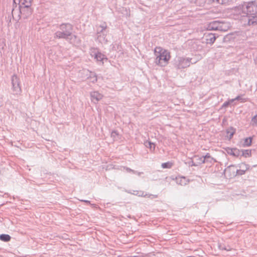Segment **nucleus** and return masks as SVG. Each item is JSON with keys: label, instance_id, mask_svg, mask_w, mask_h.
<instances>
[{"label": "nucleus", "instance_id": "f257e3e1", "mask_svg": "<svg viewBox=\"0 0 257 257\" xmlns=\"http://www.w3.org/2000/svg\"><path fill=\"white\" fill-rule=\"evenodd\" d=\"M156 56L155 63L161 67L166 66L170 59V52L161 47H156L154 50Z\"/></svg>", "mask_w": 257, "mask_h": 257}, {"label": "nucleus", "instance_id": "f03ea898", "mask_svg": "<svg viewBox=\"0 0 257 257\" xmlns=\"http://www.w3.org/2000/svg\"><path fill=\"white\" fill-rule=\"evenodd\" d=\"M59 29L54 34V38L68 40L71 36L73 27L69 23H63L59 26Z\"/></svg>", "mask_w": 257, "mask_h": 257}, {"label": "nucleus", "instance_id": "7ed1b4c3", "mask_svg": "<svg viewBox=\"0 0 257 257\" xmlns=\"http://www.w3.org/2000/svg\"><path fill=\"white\" fill-rule=\"evenodd\" d=\"M191 58L183 57H176L174 60L173 65L177 69L187 68L190 65Z\"/></svg>", "mask_w": 257, "mask_h": 257}, {"label": "nucleus", "instance_id": "20e7f679", "mask_svg": "<svg viewBox=\"0 0 257 257\" xmlns=\"http://www.w3.org/2000/svg\"><path fill=\"white\" fill-rule=\"evenodd\" d=\"M31 6H17L13 4V11H16L17 13L21 14V17L23 19H27L32 13Z\"/></svg>", "mask_w": 257, "mask_h": 257}, {"label": "nucleus", "instance_id": "39448f33", "mask_svg": "<svg viewBox=\"0 0 257 257\" xmlns=\"http://www.w3.org/2000/svg\"><path fill=\"white\" fill-rule=\"evenodd\" d=\"M106 29L107 25L104 22L97 27V38L98 41L102 44H105L107 42L105 38L107 33Z\"/></svg>", "mask_w": 257, "mask_h": 257}, {"label": "nucleus", "instance_id": "423d86ee", "mask_svg": "<svg viewBox=\"0 0 257 257\" xmlns=\"http://www.w3.org/2000/svg\"><path fill=\"white\" fill-rule=\"evenodd\" d=\"M245 16L246 17L250 15L257 14V1H252L244 3Z\"/></svg>", "mask_w": 257, "mask_h": 257}, {"label": "nucleus", "instance_id": "0eeeda50", "mask_svg": "<svg viewBox=\"0 0 257 257\" xmlns=\"http://www.w3.org/2000/svg\"><path fill=\"white\" fill-rule=\"evenodd\" d=\"M11 83L12 85L13 94L19 96L22 92V89L20 86V81L19 77L15 74L11 78Z\"/></svg>", "mask_w": 257, "mask_h": 257}, {"label": "nucleus", "instance_id": "6e6552de", "mask_svg": "<svg viewBox=\"0 0 257 257\" xmlns=\"http://www.w3.org/2000/svg\"><path fill=\"white\" fill-rule=\"evenodd\" d=\"M90 95L91 101L94 103H97L103 98V95L98 91L91 92Z\"/></svg>", "mask_w": 257, "mask_h": 257}, {"label": "nucleus", "instance_id": "1a4fd4ad", "mask_svg": "<svg viewBox=\"0 0 257 257\" xmlns=\"http://www.w3.org/2000/svg\"><path fill=\"white\" fill-rule=\"evenodd\" d=\"M132 194L134 195L138 196L148 197V198H150L151 199H155V198H157L158 197V195H157L147 194L142 191H137V190L134 191L133 193H132Z\"/></svg>", "mask_w": 257, "mask_h": 257}, {"label": "nucleus", "instance_id": "9d476101", "mask_svg": "<svg viewBox=\"0 0 257 257\" xmlns=\"http://www.w3.org/2000/svg\"><path fill=\"white\" fill-rule=\"evenodd\" d=\"M232 13L234 15H242V16L244 17L245 10L244 9V4L232 9Z\"/></svg>", "mask_w": 257, "mask_h": 257}, {"label": "nucleus", "instance_id": "9b49d317", "mask_svg": "<svg viewBox=\"0 0 257 257\" xmlns=\"http://www.w3.org/2000/svg\"><path fill=\"white\" fill-rule=\"evenodd\" d=\"M231 27L230 23L225 21L219 22V31L222 32L227 31Z\"/></svg>", "mask_w": 257, "mask_h": 257}, {"label": "nucleus", "instance_id": "f8f14e48", "mask_svg": "<svg viewBox=\"0 0 257 257\" xmlns=\"http://www.w3.org/2000/svg\"><path fill=\"white\" fill-rule=\"evenodd\" d=\"M247 25L249 26H255L257 25V14L250 15L246 17Z\"/></svg>", "mask_w": 257, "mask_h": 257}, {"label": "nucleus", "instance_id": "ddd939ff", "mask_svg": "<svg viewBox=\"0 0 257 257\" xmlns=\"http://www.w3.org/2000/svg\"><path fill=\"white\" fill-rule=\"evenodd\" d=\"M15 5L18 2L19 6H31L33 0H13Z\"/></svg>", "mask_w": 257, "mask_h": 257}, {"label": "nucleus", "instance_id": "4468645a", "mask_svg": "<svg viewBox=\"0 0 257 257\" xmlns=\"http://www.w3.org/2000/svg\"><path fill=\"white\" fill-rule=\"evenodd\" d=\"M219 21H215L210 23L207 29L209 30H218L219 31Z\"/></svg>", "mask_w": 257, "mask_h": 257}, {"label": "nucleus", "instance_id": "2eb2a0df", "mask_svg": "<svg viewBox=\"0 0 257 257\" xmlns=\"http://www.w3.org/2000/svg\"><path fill=\"white\" fill-rule=\"evenodd\" d=\"M216 37L214 34L210 33L206 36L207 43L212 44L216 40Z\"/></svg>", "mask_w": 257, "mask_h": 257}, {"label": "nucleus", "instance_id": "dca6fc26", "mask_svg": "<svg viewBox=\"0 0 257 257\" xmlns=\"http://www.w3.org/2000/svg\"><path fill=\"white\" fill-rule=\"evenodd\" d=\"M176 182L178 184H179L181 186H184L188 183V181L184 177H179L176 178Z\"/></svg>", "mask_w": 257, "mask_h": 257}, {"label": "nucleus", "instance_id": "f3484780", "mask_svg": "<svg viewBox=\"0 0 257 257\" xmlns=\"http://www.w3.org/2000/svg\"><path fill=\"white\" fill-rule=\"evenodd\" d=\"M196 3L201 6L204 3H206L208 5L216 4L215 0H196Z\"/></svg>", "mask_w": 257, "mask_h": 257}, {"label": "nucleus", "instance_id": "a211bd4d", "mask_svg": "<svg viewBox=\"0 0 257 257\" xmlns=\"http://www.w3.org/2000/svg\"><path fill=\"white\" fill-rule=\"evenodd\" d=\"M13 6H12V8L10 7V9H9L10 12H11L12 13V16L13 17V19H15L16 21L19 20L20 19V17H21V14L17 13L16 11V12L13 11Z\"/></svg>", "mask_w": 257, "mask_h": 257}, {"label": "nucleus", "instance_id": "6ab92c4d", "mask_svg": "<svg viewBox=\"0 0 257 257\" xmlns=\"http://www.w3.org/2000/svg\"><path fill=\"white\" fill-rule=\"evenodd\" d=\"M252 142V138L249 137L244 139L243 140L242 146L244 147H249L251 145Z\"/></svg>", "mask_w": 257, "mask_h": 257}, {"label": "nucleus", "instance_id": "aec40b11", "mask_svg": "<svg viewBox=\"0 0 257 257\" xmlns=\"http://www.w3.org/2000/svg\"><path fill=\"white\" fill-rule=\"evenodd\" d=\"M68 39H69L71 43H73L74 44H79L80 43L79 39L75 35H72L71 34V36H70Z\"/></svg>", "mask_w": 257, "mask_h": 257}, {"label": "nucleus", "instance_id": "412c9836", "mask_svg": "<svg viewBox=\"0 0 257 257\" xmlns=\"http://www.w3.org/2000/svg\"><path fill=\"white\" fill-rule=\"evenodd\" d=\"M194 160L198 164V165L204 163V157H199L198 156H195L194 157Z\"/></svg>", "mask_w": 257, "mask_h": 257}, {"label": "nucleus", "instance_id": "4be33fe9", "mask_svg": "<svg viewBox=\"0 0 257 257\" xmlns=\"http://www.w3.org/2000/svg\"><path fill=\"white\" fill-rule=\"evenodd\" d=\"M241 156L245 158L251 156V151L250 150H241Z\"/></svg>", "mask_w": 257, "mask_h": 257}, {"label": "nucleus", "instance_id": "5701e85b", "mask_svg": "<svg viewBox=\"0 0 257 257\" xmlns=\"http://www.w3.org/2000/svg\"><path fill=\"white\" fill-rule=\"evenodd\" d=\"M11 238V237L9 234H2L0 235V239L3 241H9Z\"/></svg>", "mask_w": 257, "mask_h": 257}, {"label": "nucleus", "instance_id": "b1692460", "mask_svg": "<svg viewBox=\"0 0 257 257\" xmlns=\"http://www.w3.org/2000/svg\"><path fill=\"white\" fill-rule=\"evenodd\" d=\"M203 157L204 159H205L204 163L206 162L212 163L214 161V159L208 153H207L205 156Z\"/></svg>", "mask_w": 257, "mask_h": 257}, {"label": "nucleus", "instance_id": "393cba45", "mask_svg": "<svg viewBox=\"0 0 257 257\" xmlns=\"http://www.w3.org/2000/svg\"><path fill=\"white\" fill-rule=\"evenodd\" d=\"M104 58V56L101 53L98 52L95 54V59L97 61H102Z\"/></svg>", "mask_w": 257, "mask_h": 257}, {"label": "nucleus", "instance_id": "a878e982", "mask_svg": "<svg viewBox=\"0 0 257 257\" xmlns=\"http://www.w3.org/2000/svg\"><path fill=\"white\" fill-rule=\"evenodd\" d=\"M145 145L146 147L149 148L151 151H154L155 150V144L151 142L146 141L145 143Z\"/></svg>", "mask_w": 257, "mask_h": 257}, {"label": "nucleus", "instance_id": "bb28decb", "mask_svg": "<svg viewBox=\"0 0 257 257\" xmlns=\"http://www.w3.org/2000/svg\"><path fill=\"white\" fill-rule=\"evenodd\" d=\"M111 137L113 141H116L119 139V134L116 131H113L111 133Z\"/></svg>", "mask_w": 257, "mask_h": 257}, {"label": "nucleus", "instance_id": "cd10ccee", "mask_svg": "<svg viewBox=\"0 0 257 257\" xmlns=\"http://www.w3.org/2000/svg\"><path fill=\"white\" fill-rule=\"evenodd\" d=\"M218 247L220 250H225L227 251H230L231 250V248L229 246H225L224 244H219Z\"/></svg>", "mask_w": 257, "mask_h": 257}, {"label": "nucleus", "instance_id": "c85d7f7f", "mask_svg": "<svg viewBox=\"0 0 257 257\" xmlns=\"http://www.w3.org/2000/svg\"><path fill=\"white\" fill-rule=\"evenodd\" d=\"M173 165V164L171 162H168L166 163H162L161 166L163 168H171Z\"/></svg>", "mask_w": 257, "mask_h": 257}, {"label": "nucleus", "instance_id": "c756f323", "mask_svg": "<svg viewBox=\"0 0 257 257\" xmlns=\"http://www.w3.org/2000/svg\"><path fill=\"white\" fill-rule=\"evenodd\" d=\"M239 168H241V169H244L245 171H247L250 168V166L248 164H246L244 163H242L240 164H239Z\"/></svg>", "mask_w": 257, "mask_h": 257}, {"label": "nucleus", "instance_id": "7c9ffc66", "mask_svg": "<svg viewBox=\"0 0 257 257\" xmlns=\"http://www.w3.org/2000/svg\"><path fill=\"white\" fill-rule=\"evenodd\" d=\"M235 100L240 101L242 102H245L246 99L242 97L241 96L238 95L236 96L235 98L230 99V101H234Z\"/></svg>", "mask_w": 257, "mask_h": 257}, {"label": "nucleus", "instance_id": "2f4dec72", "mask_svg": "<svg viewBox=\"0 0 257 257\" xmlns=\"http://www.w3.org/2000/svg\"><path fill=\"white\" fill-rule=\"evenodd\" d=\"M241 150L237 149L236 148H235V150L234 151L233 153V156L237 157L239 156H241Z\"/></svg>", "mask_w": 257, "mask_h": 257}, {"label": "nucleus", "instance_id": "473e14b6", "mask_svg": "<svg viewBox=\"0 0 257 257\" xmlns=\"http://www.w3.org/2000/svg\"><path fill=\"white\" fill-rule=\"evenodd\" d=\"M251 124L252 125H257V114L251 118Z\"/></svg>", "mask_w": 257, "mask_h": 257}, {"label": "nucleus", "instance_id": "72a5a7b5", "mask_svg": "<svg viewBox=\"0 0 257 257\" xmlns=\"http://www.w3.org/2000/svg\"><path fill=\"white\" fill-rule=\"evenodd\" d=\"M234 150H235V148H227L226 149V152L228 153V154L233 156V153H234Z\"/></svg>", "mask_w": 257, "mask_h": 257}, {"label": "nucleus", "instance_id": "f704fd0d", "mask_svg": "<svg viewBox=\"0 0 257 257\" xmlns=\"http://www.w3.org/2000/svg\"><path fill=\"white\" fill-rule=\"evenodd\" d=\"M216 1V4H227L229 0H215Z\"/></svg>", "mask_w": 257, "mask_h": 257}, {"label": "nucleus", "instance_id": "c9c22d12", "mask_svg": "<svg viewBox=\"0 0 257 257\" xmlns=\"http://www.w3.org/2000/svg\"><path fill=\"white\" fill-rule=\"evenodd\" d=\"M246 171L244 170V169H239L236 170V173L237 175H242L244 174Z\"/></svg>", "mask_w": 257, "mask_h": 257}, {"label": "nucleus", "instance_id": "e433bc0d", "mask_svg": "<svg viewBox=\"0 0 257 257\" xmlns=\"http://www.w3.org/2000/svg\"><path fill=\"white\" fill-rule=\"evenodd\" d=\"M233 101H230V99L228 101H225L222 105V107H226L228 106L229 104L233 102Z\"/></svg>", "mask_w": 257, "mask_h": 257}, {"label": "nucleus", "instance_id": "4c0bfd02", "mask_svg": "<svg viewBox=\"0 0 257 257\" xmlns=\"http://www.w3.org/2000/svg\"><path fill=\"white\" fill-rule=\"evenodd\" d=\"M10 14L8 15V17H7V21L9 22V23L11 22L12 18H13L12 16V13L9 12Z\"/></svg>", "mask_w": 257, "mask_h": 257}, {"label": "nucleus", "instance_id": "58836bf2", "mask_svg": "<svg viewBox=\"0 0 257 257\" xmlns=\"http://www.w3.org/2000/svg\"><path fill=\"white\" fill-rule=\"evenodd\" d=\"M190 165L191 166H198V164L194 160L190 163Z\"/></svg>", "mask_w": 257, "mask_h": 257}, {"label": "nucleus", "instance_id": "ea45409f", "mask_svg": "<svg viewBox=\"0 0 257 257\" xmlns=\"http://www.w3.org/2000/svg\"><path fill=\"white\" fill-rule=\"evenodd\" d=\"M124 169L128 172H132V173H136V171L133 170L127 167H124Z\"/></svg>", "mask_w": 257, "mask_h": 257}, {"label": "nucleus", "instance_id": "a19ab883", "mask_svg": "<svg viewBox=\"0 0 257 257\" xmlns=\"http://www.w3.org/2000/svg\"><path fill=\"white\" fill-rule=\"evenodd\" d=\"M234 133L235 132L233 131H232L231 132H230L229 131L228 132V133H230V135H229L230 138H231L232 137V136H233Z\"/></svg>", "mask_w": 257, "mask_h": 257}, {"label": "nucleus", "instance_id": "79ce46f5", "mask_svg": "<svg viewBox=\"0 0 257 257\" xmlns=\"http://www.w3.org/2000/svg\"><path fill=\"white\" fill-rule=\"evenodd\" d=\"M134 173L137 174L138 176H141V175L143 174V172H139L136 171V173Z\"/></svg>", "mask_w": 257, "mask_h": 257}, {"label": "nucleus", "instance_id": "37998d69", "mask_svg": "<svg viewBox=\"0 0 257 257\" xmlns=\"http://www.w3.org/2000/svg\"><path fill=\"white\" fill-rule=\"evenodd\" d=\"M81 201H82V202H85L86 203L90 204V202L89 201H88V200H81Z\"/></svg>", "mask_w": 257, "mask_h": 257}, {"label": "nucleus", "instance_id": "c03bdc74", "mask_svg": "<svg viewBox=\"0 0 257 257\" xmlns=\"http://www.w3.org/2000/svg\"><path fill=\"white\" fill-rule=\"evenodd\" d=\"M97 78L95 76L93 78V80H92V82H95L97 81Z\"/></svg>", "mask_w": 257, "mask_h": 257}, {"label": "nucleus", "instance_id": "a18cd8bd", "mask_svg": "<svg viewBox=\"0 0 257 257\" xmlns=\"http://www.w3.org/2000/svg\"><path fill=\"white\" fill-rule=\"evenodd\" d=\"M231 166H229V167H228L226 169V170H225V171L227 172V171H228L230 170L231 169Z\"/></svg>", "mask_w": 257, "mask_h": 257}]
</instances>
